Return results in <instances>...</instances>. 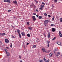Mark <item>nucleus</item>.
<instances>
[{
	"mask_svg": "<svg viewBox=\"0 0 62 62\" xmlns=\"http://www.w3.org/2000/svg\"><path fill=\"white\" fill-rule=\"evenodd\" d=\"M49 23V21L46 20L44 21V24H45V23Z\"/></svg>",
	"mask_w": 62,
	"mask_h": 62,
	"instance_id": "1",
	"label": "nucleus"
},
{
	"mask_svg": "<svg viewBox=\"0 0 62 62\" xmlns=\"http://www.w3.org/2000/svg\"><path fill=\"white\" fill-rule=\"evenodd\" d=\"M10 0H4V2H8V3H10Z\"/></svg>",
	"mask_w": 62,
	"mask_h": 62,
	"instance_id": "2",
	"label": "nucleus"
},
{
	"mask_svg": "<svg viewBox=\"0 0 62 62\" xmlns=\"http://www.w3.org/2000/svg\"><path fill=\"white\" fill-rule=\"evenodd\" d=\"M5 41L6 43H8L9 42L8 40L6 39H5Z\"/></svg>",
	"mask_w": 62,
	"mask_h": 62,
	"instance_id": "3",
	"label": "nucleus"
},
{
	"mask_svg": "<svg viewBox=\"0 0 62 62\" xmlns=\"http://www.w3.org/2000/svg\"><path fill=\"white\" fill-rule=\"evenodd\" d=\"M48 35L47 37L48 39H49V38H50V36H51V33H49L48 34Z\"/></svg>",
	"mask_w": 62,
	"mask_h": 62,
	"instance_id": "4",
	"label": "nucleus"
},
{
	"mask_svg": "<svg viewBox=\"0 0 62 62\" xmlns=\"http://www.w3.org/2000/svg\"><path fill=\"white\" fill-rule=\"evenodd\" d=\"M32 18L33 20V21H35L36 20V17H35V16H32Z\"/></svg>",
	"mask_w": 62,
	"mask_h": 62,
	"instance_id": "5",
	"label": "nucleus"
},
{
	"mask_svg": "<svg viewBox=\"0 0 62 62\" xmlns=\"http://www.w3.org/2000/svg\"><path fill=\"white\" fill-rule=\"evenodd\" d=\"M13 3H14V4H16V5L18 4L17 3V1L16 0L13 1Z\"/></svg>",
	"mask_w": 62,
	"mask_h": 62,
	"instance_id": "6",
	"label": "nucleus"
},
{
	"mask_svg": "<svg viewBox=\"0 0 62 62\" xmlns=\"http://www.w3.org/2000/svg\"><path fill=\"white\" fill-rule=\"evenodd\" d=\"M21 34L23 36H25V34H24V33L23 32H22L21 33Z\"/></svg>",
	"mask_w": 62,
	"mask_h": 62,
	"instance_id": "7",
	"label": "nucleus"
},
{
	"mask_svg": "<svg viewBox=\"0 0 62 62\" xmlns=\"http://www.w3.org/2000/svg\"><path fill=\"white\" fill-rule=\"evenodd\" d=\"M52 32H54L55 31V29L54 28H52Z\"/></svg>",
	"mask_w": 62,
	"mask_h": 62,
	"instance_id": "8",
	"label": "nucleus"
},
{
	"mask_svg": "<svg viewBox=\"0 0 62 62\" xmlns=\"http://www.w3.org/2000/svg\"><path fill=\"white\" fill-rule=\"evenodd\" d=\"M57 44L59 45H60L61 44V42H57Z\"/></svg>",
	"mask_w": 62,
	"mask_h": 62,
	"instance_id": "9",
	"label": "nucleus"
},
{
	"mask_svg": "<svg viewBox=\"0 0 62 62\" xmlns=\"http://www.w3.org/2000/svg\"><path fill=\"white\" fill-rule=\"evenodd\" d=\"M6 54H7V56H9V55H10V54L8 52H7Z\"/></svg>",
	"mask_w": 62,
	"mask_h": 62,
	"instance_id": "10",
	"label": "nucleus"
},
{
	"mask_svg": "<svg viewBox=\"0 0 62 62\" xmlns=\"http://www.w3.org/2000/svg\"><path fill=\"white\" fill-rule=\"evenodd\" d=\"M42 50L43 52H45V48L44 47H43L42 49Z\"/></svg>",
	"mask_w": 62,
	"mask_h": 62,
	"instance_id": "11",
	"label": "nucleus"
},
{
	"mask_svg": "<svg viewBox=\"0 0 62 62\" xmlns=\"http://www.w3.org/2000/svg\"><path fill=\"white\" fill-rule=\"evenodd\" d=\"M54 53H55V52H56V51H57V48H55L54 49Z\"/></svg>",
	"mask_w": 62,
	"mask_h": 62,
	"instance_id": "12",
	"label": "nucleus"
},
{
	"mask_svg": "<svg viewBox=\"0 0 62 62\" xmlns=\"http://www.w3.org/2000/svg\"><path fill=\"white\" fill-rule=\"evenodd\" d=\"M28 28L30 30H32V27H28Z\"/></svg>",
	"mask_w": 62,
	"mask_h": 62,
	"instance_id": "13",
	"label": "nucleus"
},
{
	"mask_svg": "<svg viewBox=\"0 0 62 62\" xmlns=\"http://www.w3.org/2000/svg\"><path fill=\"white\" fill-rule=\"evenodd\" d=\"M53 55V53H50L49 54V56H51Z\"/></svg>",
	"mask_w": 62,
	"mask_h": 62,
	"instance_id": "14",
	"label": "nucleus"
},
{
	"mask_svg": "<svg viewBox=\"0 0 62 62\" xmlns=\"http://www.w3.org/2000/svg\"><path fill=\"white\" fill-rule=\"evenodd\" d=\"M27 36L28 37H29V38L30 37V35L29 34H28L27 35Z\"/></svg>",
	"mask_w": 62,
	"mask_h": 62,
	"instance_id": "15",
	"label": "nucleus"
},
{
	"mask_svg": "<svg viewBox=\"0 0 62 62\" xmlns=\"http://www.w3.org/2000/svg\"><path fill=\"white\" fill-rule=\"evenodd\" d=\"M39 19H42V17L41 16H39Z\"/></svg>",
	"mask_w": 62,
	"mask_h": 62,
	"instance_id": "16",
	"label": "nucleus"
},
{
	"mask_svg": "<svg viewBox=\"0 0 62 62\" xmlns=\"http://www.w3.org/2000/svg\"><path fill=\"white\" fill-rule=\"evenodd\" d=\"M17 32L18 33H20V31L19 30V29H18L17 30Z\"/></svg>",
	"mask_w": 62,
	"mask_h": 62,
	"instance_id": "17",
	"label": "nucleus"
},
{
	"mask_svg": "<svg viewBox=\"0 0 62 62\" xmlns=\"http://www.w3.org/2000/svg\"><path fill=\"white\" fill-rule=\"evenodd\" d=\"M44 7V5H41V8H43Z\"/></svg>",
	"mask_w": 62,
	"mask_h": 62,
	"instance_id": "18",
	"label": "nucleus"
},
{
	"mask_svg": "<svg viewBox=\"0 0 62 62\" xmlns=\"http://www.w3.org/2000/svg\"><path fill=\"white\" fill-rule=\"evenodd\" d=\"M43 59L44 60V61H46V59L45 57H44L43 58Z\"/></svg>",
	"mask_w": 62,
	"mask_h": 62,
	"instance_id": "19",
	"label": "nucleus"
},
{
	"mask_svg": "<svg viewBox=\"0 0 62 62\" xmlns=\"http://www.w3.org/2000/svg\"><path fill=\"white\" fill-rule=\"evenodd\" d=\"M5 35H6V33H2V36H5Z\"/></svg>",
	"mask_w": 62,
	"mask_h": 62,
	"instance_id": "20",
	"label": "nucleus"
},
{
	"mask_svg": "<svg viewBox=\"0 0 62 62\" xmlns=\"http://www.w3.org/2000/svg\"><path fill=\"white\" fill-rule=\"evenodd\" d=\"M60 22H62V18H60Z\"/></svg>",
	"mask_w": 62,
	"mask_h": 62,
	"instance_id": "21",
	"label": "nucleus"
},
{
	"mask_svg": "<svg viewBox=\"0 0 62 62\" xmlns=\"http://www.w3.org/2000/svg\"><path fill=\"white\" fill-rule=\"evenodd\" d=\"M50 52V50H48V51H47L46 52V53H49Z\"/></svg>",
	"mask_w": 62,
	"mask_h": 62,
	"instance_id": "22",
	"label": "nucleus"
},
{
	"mask_svg": "<svg viewBox=\"0 0 62 62\" xmlns=\"http://www.w3.org/2000/svg\"><path fill=\"white\" fill-rule=\"evenodd\" d=\"M18 35L19 36V37H20V38H21V34H20V33H18Z\"/></svg>",
	"mask_w": 62,
	"mask_h": 62,
	"instance_id": "23",
	"label": "nucleus"
},
{
	"mask_svg": "<svg viewBox=\"0 0 62 62\" xmlns=\"http://www.w3.org/2000/svg\"><path fill=\"white\" fill-rule=\"evenodd\" d=\"M46 42H47V44H49V43L50 42L49 41H46Z\"/></svg>",
	"mask_w": 62,
	"mask_h": 62,
	"instance_id": "24",
	"label": "nucleus"
},
{
	"mask_svg": "<svg viewBox=\"0 0 62 62\" xmlns=\"http://www.w3.org/2000/svg\"><path fill=\"white\" fill-rule=\"evenodd\" d=\"M34 48H35L36 47V45H33V47Z\"/></svg>",
	"mask_w": 62,
	"mask_h": 62,
	"instance_id": "25",
	"label": "nucleus"
},
{
	"mask_svg": "<svg viewBox=\"0 0 62 62\" xmlns=\"http://www.w3.org/2000/svg\"><path fill=\"white\" fill-rule=\"evenodd\" d=\"M44 15L45 16H47V14L46 13H45L44 14Z\"/></svg>",
	"mask_w": 62,
	"mask_h": 62,
	"instance_id": "26",
	"label": "nucleus"
},
{
	"mask_svg": "<svg viewBox=\"0 0 62 62\" xmlns=\"http://www.w3.org/2000/svg\"><path fill=\"white\" fill-rule=\"evenodd\" d=\"M56 39V38L55 37H54L53 39H52V40H54Z\"/></svg>",
	"mask_w": 62,
	"mask_h": 62,
	"instance_id": "27",
	"label": "nucleus"
},
{
	"mask_svg": "<svg viewBox=\"0 0 62 62\" xmlns=\"http://www.w3.org/2000/svg\"><path fill=\"white\" fill-rule=\"evenodd\" d=\"M27 24H28V25H29V22H27Z\"/></svg>",
	"mask_w": 62,
	"mask_h": 62,
	"instance_id": "28",
	"label": "nucleus"
},
{
	"mask_svg": "<svg viewBox=\"0 0 62 62\" xmlns=\"http://www.w3.org/2000/svg\"><path fill=\"white\" fill-rule=\"evenodd\" d=\"M11 11V10H8V12H10Z\"/></svg>",
	"mask_w": 62,
	"mask_h": 62,
	"instance_id": "29",
	"label": "nucleus"
},
{
	"mask_svg": "<svg viewBox=\"0 0 62 62\" xmlns=\"http://www.w3.org/2000/svg\"><path fill=\"white\" fill-rule=\"evenodd\" d=\"M4 50L5 52H8V50L7 49H4Z\"/></svg>",
	"mask_w": 62,
	"mask_h": 62,
	"instance_id": "30",
	"label": "nucleus"
},
{
	"mask_svg": "<svg viewBox=\"0 0 62 62\" xmlns=\"http://www.w3.org/2000/svg\"><path fill=\"white\" fill-rule=\"evenodd\" d=\"M34 1L36 3H38V1L36 0H34Z\"/></svg>",
	"mask_w": 62,
	"mask_h": 62,
	"instance_id": "31",
	"label": "nucleus"
},
{
	"mask_svg": "<svg viewBox=\"0 0 62 62\" xmlns=\"http://www.w3.org/2000/svg\"><path fill=\"white\" fill-rule=\"evenodd\" d=\"M57 54H58V55H60V53L59 52H57Z\"/></svg>",
	"mask_w": 62,
	"mask_h": 62,
	"instance_id": "32",
	"label": "nucleus"
},
{
	"mask_svg": "<svg viewBox=\"0 0 62 62\" xmlns=\"http://www.w3.org/2000/svg\"><path fill=\"white\" fill-rule=\"evenodd\" d=\"M60 37L62 38V34H61V35H60Z\"/></svg>",
	"mask_w": 62,
	"mask_h": 62,
	"instance_id": "33",
	"label": "nucleus"
},
{
	"mask_svg": "<svg viewBox=\"0 0 62 62\" xmlns=\"http://www.w3.org/2000/svg\"><path fill=\"white\" fill-rule=\"evenodd\" d=\"M3 33H1L0 32V36H2Z\"/></svg>",
	"mask_w": 62,
	"mask_h": 62,
	"instance_id": "34",
	"label": "nucleus"
},
{
	"mask_svg": "<svg viewBox=\"0 0 62 62\" xmlns=\"http://www.w3.org/2000/svg\"><path fill=\"white\" fill-rule=\"evenodd\" d=\"M52 20H54V16H53V18H52Z\"/></svg>",
	"mask_w": 62,
	"mask_h": 62,
	"instance_id": "35",
	"label": "nucleus"
},
{
	"mask_svg": "<svg viewBox=\"0 0 62 62\" xmlns=\"http://www.w3.org/2000/svg\"><path fill=\"white\" fill-rule=\"evenodd\" d=\"M12 37L13 38V39H15V37L14 36L12 35Z\"/></svg>",
	"mask_w": 62,
	"mask_h": 62,
	"instance_id": "36",
	"label": "nucleus"
},
{
	"mask_svg": "<svg viewBox=\"0 0 62 62\" xmlns=\"http://www.w3.org/2000/svg\"><path fill=\"white\" fill-rule=\"evenodd\" d=\"M54 24H51V25H50V26H54Z\"/></svg>",
	"mask_w": 62,
	"mask_h": 62,
	"instance_id": "37",
	"label": "nucleus"
},
{
	"mask_svg": "<svg viewBox=\"0 0 62 62\" xmlns=\"http://www.w3.org/2000/svg\"><path fill=\"white\" fill-rule=\"evenodd\" d=\"M10 47H12V43H11L10 44Z\"/></svg>",
	"mask_w": 62,
	"mask_h": 62,
	"instance_id": "38",
	"label": "nucleus"
},
{
	"mask_svg": "<svg viewBox=\"0 0 62 62\" xmlns=\"http://www.w3.org/2000/svg\"><path fill=\"white\" fill-rule=\"evenodd\" d=\"M48 16L49 17V18H50L51 17V16L50 15H48Z\"/></svg>",
	"mask_w": 62,
	"mask_h": 62,
	"instance_id": "39",
	"label": "nucleus"
},
{
	"mask_svg": "<svg viewBox=\"0 0 62 62\" xmlns=\"http://www.w3.org/2000/svg\"><path fill=\"white\" fill-rule=\"evenodd\" d=\"M61 34V32H60L59 31V35H60Z\"/></svg>",
	"mask_w": 62,
	"mask_h": 62,
	"instance_id": "40",
	"label": "nucleus"
},
{
	"mask_svg": "<svg viewBox=\"0 0 62 62\" xmlns=\"http://www.w3.org/2000/svg\"><path fill=\"white\" fill-rule=\"evenodd\" d=\"M57 0H54V2H57Z\"/></svg>",
	"mask_w": 62,
	"mask_h": 62,
	"instance_id": "41",
	"label": "nucleus"
},
{
	"mask_svg": "<svg viewBox=\"0 0 62 62\" xmlns=\"http://www.w3.org/2000/svg\"><path fill=\"white\" fill-rule=\"evenodd\" d=\"M29 44V43H27L26 44L27 45H28Z\"/></svg>",
	"mask_w": 62,
	"mask_h": 62,
	"instance_id": "42",
	"label": "nucleus"
},
{
	"mask_svg": "<svg viewBox=\"0 0 62 62\" xmlns=\"http://www.w3.org/2000/svg\"><path fill=\"white\" fill-rule=\"evenodd\" d=\"M33 15H36V13H33Z\"/></svg>",
	"mask_w": 62,
	"mask_h": 62,
	"instance_id": "43",
	"label": "nucleus"
},
{
	"mask_svg": "<svg viewBox=\"0 0 62 62\" xmlns=\"http://www.w3.org/2000/svg\"><path fill=\"white\" fill-rule=\"evenodd\" d=\"M45 37H46V35H45V34H44Z\"/></svg>",
	"mask_w": 62,
	"mask_h": 62,
	"instance_id": "44",
	"label": "nucleus"
},
{
	"mask_svg": "<svg viewBox=\"0 0 62 62\" xmlns=\"http://www.w3.org/2000/svg\"><path fill=\"white\" fill-rule=\"evenodd\" d=\"M42 8H39V9H40L41 10H42Z\"/></svg>",
	"mask_w": 62,
	"mask_h": 62,
	"instance_id": "45",
	"label": "nucleus"
},
{
	"mask_svg": "<svg viewBox=\"0 0 62 62\" xmlns=\"http://www.w3.org/2000/svg\"><path fill=\"white\" fill-rule=\"evenodd\" d=\"M56 56H58V54H56Z\"/></svg>",
	"mask_w": 62,
	"mask_h": 62,
	"instance_id": "46",
	"label": "nucleus"
},
{
	"mask_svg": "<svg viewBox=\"0 0 62 62\" xmlns=\"http://www.w3.org/2000/svg\"><path fill=\"white\" fill-rule=\"evenodd\" d=\"M44 24L45 26H47V24H46L45 23Z\"/></svg>",
	"mask_w": 62,
	"mask_h": 62,
	"instance_id": "47",
	"label": "nucleus"
},
{
	"mask_svg": "<svg viewBox=\"0 0 62 62\" xmlns=\"http://www.w3.org/2000/svg\"><path fill=\"white\" fill-rule=\"evenodd\" d=\"M19 58H20V59H21V55H20L19 56Z\"/></svg>",
	"mask_w": 62,
	"mask_h": 62,
	"instance_id": "48",
	"label": "nucleus"
},
{
	"mask_svg": "<svg viewBox=\"0 0 62 62\" xmlns=\"http://www.w3.org/2000/svg\"><path fill=\"white\" fill-rule=\"evenodd\" d=\"M50 62V60L48 59L47 60V62Z\"/></svg>",
	"mask_w": 62,
	"mask_h": 62,
	"instance_id": "49",
	"label": "nucleus"
},
{
	"mask_svg": "<svg viewBox=\"0 0 62 62\" xmlns=\"http://www.w3.org/2000/svg\"><path fill=\"white\" fill-rule=\"evenodd\" d=\"M39 62H42V60H40L39 61Z\"/></svg>",
	"mask_w": 62,
	"mask_h": 62,
	"instance_id": "50",
	"label": "nucleus"
},
{
	"mask_svg": "<svg viewBox=\"0 0 62 62\" xmlns=\"http://www.w3.org/2000/svg\"><path fill=\"white\" fill-rule=\"evenodd\" d=\"M42 4H43V5H45V3L44 2H42Z\"/></svg>",
	"mask_w": 62,
	"mask_h": 62,
	"instance_id": "51",
	"label": "nucleus"
},
{
	"mask_svg": "<svg viewBox=\"0 0 62 62\" xmlns=\"http://www.w3.org/2000/svg\"><path fill=\"white\" fill-rule=\"evenodd\" d=\"M36 16L37 17H39V15H36Z\"/></svg>",
	"mask_w": 62,
	"mask_h": 62,
	"instance_id": "52",
	"label": "nucleus"
},
{
	"mask_svg": "<svg viewBox=\"0 0 62 62\" xmlns=\"http://www.w3.org/2000/svg\"><path fill=\"white\" fill-rule=\"evenodd\" d=\"M49 45H49V44H48V45H47V46L48 47H49Z\"/></svg>",
	"mask_w": 62,
	"mask_h": 62,
	"instance_id": "53",
	"label": "nucleus"
},
{
	"mask_svg": "<svg viewBox=\"0 0 62 62\" xmlns=\"http://www.w3.org/2000/svg\"><path fill=\"white\" fill-rule=\"evenodd\" d=\"M36 11H37V12H38V9H37L36 10Z\"/></svg>",
	"mask_w": 62,
	"mask_h": 62,
	"instance_id": "54",
	"label": "nucleus"
},
{
	"mask_svg": "<svg viewBox=\"0 0 62 62\" xmlns=\"http://www.w3.org/2000/svg\"><path fill=\"white\" fill-rule=\"evenodd\" d=\"M6 48H7V49H9V47H7Z\"/></svg>",
	"mask_w": 62,
	"mask_h": 62,
	"instance_id": "55",
	"label": "nucleus"
},
{
	"mask_svg": "<svg viewBox=\"0 0 62 62\" xmlns=\"http://www.w3.org/2000/svg\"><path fill=\"white\" fill-rule=\"evenodd\" d=\"M1 43V44H2V42H1V41H0V44Z\"/></svg>",
	"mask_w": 62,
	"mask_h": 62,
	"instance_id": "56",
	"label": "nucleus"
},
{
	"mask_svg": "<svg viewBox=\"0 0 62 62\" xmlns=\"http://www.w3.org/2000/svg\"><path fill=\"white\" fill-rule=\"evenodd\" d=\"M11 26H12V27H13V28H14V26H13L12 25Z\"/></svg>",
	"mask_w": 62,
	"mask_h": 62,
	"instance_id": "57",
	"label": "nucleus"
},
{
	"mask_svg": "<svg viewBox=\"0 0 62 62\" xmlns=\"http://www.w3.org/2000/svg\"><path fill=\"white\" fill-rule=\"evenodd\" d=\"M47 50H45V52H47Z\"/></svg>",
	"mask_w": 62,
	"mask_h": 62,
	"instance_id": "58",
	"label": "nucleus"
},
{
	"mask_svg": "<svg viewBox=\"0 0 62 62\" xmlns=\"http://www.w3.org/2000/svg\"><path fill=\"white\" fill-rule=\"evenodd\" d=\"M20 62H23V61H20Z\"/></svg>",
	"mask_w": 62,
	"mask_h": 62,
	"instance_id": "59",
	"label": "nucleus"
},
{
	"mask_svg": "<svg viewBox=\"0 0 62 62\" xmlns=\"http://www.w3.org/2000/svg\"><path fill=\"white\" fill-rule=\"evenodd\" d=\"M37 39V40H39V39Z\"/></svg>",
	"mask_w": 62,
	"mask_h": 62,
	"instance_id": "60",
	"label": "nucleus"
},
{
	"mask_svg": "<svg viewBox=\"0 0 62 62\" xmlns=\"http://www.w3.org/2000/svg\"><path fill=\"white\" fill-rule=\"evenodd\" d=\"M3 46H5V45H3Z\"/></svg>",
	"mask_w": 62,
	"mask_h": 62,
	"instance_id": "61",
	"label": "nucleus"
},
{
	"mask_svg": "<svg viewBox=\"0 0 62 62\" xmlns=\"http://www.w3.org/2000/svg\"><path fill=\"white\" fill-rule=\"evenodd\" d=\"M45 62H47V61H46Z\"/></svg>",
	"mask_w": 62,
	"mask_h": 62,
	"instance_id": "62",
	"label": "nucleus"
},
{
	"mask_svg": "<svg viewBox=\"0 0 62 62\" xmlns=\"http://www.w3.org/2000/svg\"><path fill=\"white\" fill-rule=\"evenodd\" d=\"M15 32H16V31H15Z\"/></svg>",
	"mask_w": 62,
	"mask_h": 62,
	"instance_id": "63",
	"label": "nucleus"
},
{
	"mask_svg": "<svg viewBox=\"0 0 62 62\" xmlns=\"http://www.w3.org/2000/svg\"><path fill=\"white\" fill-rule=\"evenodd\" d=\"M53 7H54V6H53Z\"/></svg>",
	"mask_w": 62,
	"mask_h": 62,
	"instance_id": "64",
	"label": "nucleus"
}]
</instances>
